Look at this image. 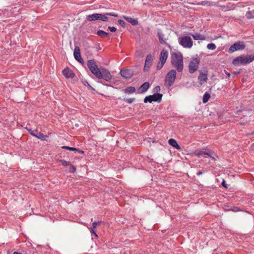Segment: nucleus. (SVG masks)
<instances>
[{
	"label": "nucleus",
	"mask_w": 254,
	"mask_h": 254,
	"mask_svg": "<svg viewBox=\"0 0 254 254\" xmlns=\"http://www.w3.org/2000/svg\"><path fill=\"white\" fill-rule=\"evenodd\" d=\"M209 1H203V2H202V3H203L207 4V3H209Z\"/></svg>",
	"instance_id": "nucleus-47"
},
{
	"label": "nucleus",
	"mask_w": 254,
	"mask_h": 254,
	"mask_svg": "<svg viewBox=\"0 0 254 254\" xmlns=\"http://www.w3.org/2000/svg\"><path fill=\"white\" fill-rule=\"evenodd\" d=\"M94 229L95 228H93V227H92V228L91 229L90 232L92 234H93L95 237H97L98 236H97V234L96 233L95 231H94Z\"/></svg>",
	"instance_id": "nucleus-41"
},
{
	"label": "nucleus",
	"mask_w": 254,
	"mask_h": 254,
	"mask_svg": "<svg viewBox=\"0 0 254 254\" xmlns=\"http://www.w3.org/2000/svg\"><path fill=\"white\" fill-rule=\"evenodd\" d=\"M168 142L170 145H171L173 147H175L177 149H178V150L181 149L180 146L178 144L177 142L176 141V140L175 139H174L173 138H170Z\"/></svg>",
	"instance_id": "nucleus-19"
},
{
	"label": "nucleus",
	"mask_w": 254,
	"mask_h": 254,
	"mask_svg": "<svg viewBox=\"0 0 254 254\" xmlns=\"http://www.w3.org/2000/svg\"><path fill=\"white\" fill-rule=\"evenodd\" d=\"M177 72L175 69L171 70L165 77V82L166 85L170 87L174 83L176 78Z\"/></svg>",
	"instance_id": "nucleus-3"
},
{
	"label": "nucleus",
	"mask_w": 254,
	"mask_h": 254,
	"mask_svg": "<svg viewBox=\"0 0 254 254\" xmlns=\"http://www.w3.org/2000/svg\"><path fill=\"white\" fill-rule=\"evenodd\" d=\"M207 48L209 50H214L216 49V46L214 43H209L207 44Z\"/></svg>",
	"instance_id": "nucleus-29"
},
{
	"label": "nucleus",
	"mask_w": 254,
	"mask_h": 254,
	"mask_svg": "<svg viewBox=\"0 0 254 254\" xmlns=\"http://www.w3.org/2000/svg\"><path fill=\"white\" fill-rule=\"evenodd\" d=\"M86 19L89 21L98 20V13H93L92 14L88 15L86 16Z\"/></svg>",
	"instance_id": "nucleus-22"
},
{
	"label": "nucleus",
	"mask_w": 254,
	"mask_h": 254,
	"mask_svg": "<svg viewBox=\"0 0 254 254\" xmlns=\"http://www.w3.org/2000/svg\"><path fill=\"white\" fill-rule=\"evenodd\" d=\"M200 60L197 58H192L189 64V71L190 73H193L196 71L198 67Z\"/></svg>",
	"instance_id": "nucleus-9"
},
{
	"label": "nucleus",
	"mask_w": 254,
	"mask_h": 254,
	"mask_svg": "<svg viewBox=\"0 0 254 254\" xmlns=\"http://www.w3.org/2000/svg\"><path fill=\"white\" fill-rule=\"evenodd\" d=\"M98 19L102 21H107L108 20V17L107 16V15H106V13H98Z\"/></svg>",
	"instance_id": "nucleus-25"
},
{
	"label": "nucleus",
	"mask_w": 254,
	"mask_h": 254,
	"mask_svg": "<svg viewBox=\"0 0 254 254\" xmlns=\"http://www.w3.org/2000/svg\"><path fill=\"white\" fill-rule=\"evenodd\" d=\"M35 137L37 138L40 139L42 140H44L46 139V136L44 135L41 132H37Z\"/></svg>",
	"instance_id": "nucleus-28"
},
{
	"label": "nucleus",
	"mask_w": 254,
	"mask_h": 254,
	"mask_svg": "<svg viewBox=\"0 0 254 254\" xmlns=\"http://www.w3.org/2000/svg\"><path fill=\"white\" fill-rule=\"evenodd\" d=\"M199 75L198 76V80L199 83L201 85H202L204 83L206 82L208 79L207 78V71H205V72H202L201 71H199Z\"/></svg>",
	"instance_id": "nucleus-14"
},
{
	"label": "nucleus",
	"mask_w": 254,
	"mask_h": 254,
	"mask_svg": "<svg viewBox=\"0 0 254 254\" xmlns=\"http://www.w3.org/2000/svg\"><path fill=\"white\" fill-rule=\"evenodd\" d=\"M75 151H78L80 154H84V152L83 151L79 150V149H78V150H75Z\"/></svg>",
	"instance_id": "nucleus-44"
},
{
	"label": "nucleus",
	"mask_w": 254,
	"mask_h": 254,
	"mask_svg": "<svg viewBox=\"0 0 254 254\" xmlns=\"http://www.w3.org/2000/svg\"><path fill=\"white\" fill-rule=\"evenodd\" d=\"M246 45L243 41H239L232 45L228 49V53L232 54L235 51L243 50Z\"/></svg>",
	"instance_id": "nucleus-5"
},
{
	"label": "nucleus",
	"mask_w": 254,
	"mask_h": 254,
	"mask_svg": "<svg viewBox=\"0 0 254 254\" xmlns=\"http://www.w3.org/2000/svg\"><path fill=\"white\" fill-rule=\"evenodd\" d=\"M210 94L208 92H206L203 96V98H202L203 103H206V102H207L209 100V99H210Z\"/></svg>",
	"instance_id": "nucleus-26"
},
{
	"label": "nucleus",
	"mask_w": 254,
	"mask_h": 254,
	"mask_svg": "<svg viewBox=\"0 0 254 254\" xmlns=\"http://www.w3.org/2000/svg\"><path fill=\"white\" fill-rule=\"evenodd\" d=\"M73 55L75 59L77 61L78 60H81L80 51L78 47H75L74 50Z\"/></svg>",
	"instance_id": "nucleus-18"
},
{
	"label": "nucleus",
	"mask_w": 254,
	"mask_h": 254,
	"mask_svg": "<svg viewBox=\"0 0 254 254\" xmlns=\"http://www.w3.org/2000/svg\"><path fill=\"white\" fill-rule=\"evenodd\" d=\"M254 61V54L253 55L241 56L235 58L233 60V64L238 66L246 65Z\"/></svg>",
	"instance_id": "nucleus-2"
},
{
	"label": "nucleus",
	"mask_w": 254,
	"mask_h": 254,
	"mask_svg": "<svg viewBox=\"0 0 254 254\" xmlns=\"http://www.w3.org/2000/svg\"><path fill=\"white\" fill-rule=\"evenodd\" d=\"M97 34L99 36L102 38H104L110 35V33L106 32L102 30H98L97 32Z\"/></svg>",
	"instance_id": "nucleus-23"
},
{
	"label": "nucleus",
	"mask_w": 254,
	"mask_h": 254,
	"mask_svg": "<svg viewBox=\"0 0 254 254\" xmlns=\"http://www.w3.org/2000/svg\"><path fill=\"white\" fill-rule=\"evenodd\" d=\"M150 85L148 82H145L143 83L138 89L140 93H145L149 88Z\"/></svg>",
	"instance_id": "nucleus-16"
},
{
	"label": "nucleus",
	"mask_w": 254,
	"mask_h": 254,
	"mask_svg": "<svg viewBox=\"0 0 254 254\" xmlns=\"http://www.w3.org/2000/svg\"><path fill=\"white\" fill-rule=\"evenodd\" d=\"M60 162L62 163V164L64 166H70L71 163L69 161H67L64 160H60Z\"/></svg>",
	"instance_id": "nucleus-31"
},
{
	"label": "nucleus",
	"mask_w": 254,
	"mask_h": 254,
	"mask_svg": "<svg viewBox=\"0 0 254 254\" xmlns=\"http://www.w3.org/2000/svg\"><path fill=\"white\" fill-rule=\"evenodd\" d=\"M191 35L193 38L195 40H204L205 39V36L199 33H196Z\"/></svg>",
	"instance_id": "nucleus-21"
},
{
	"label": "nucleus",
	"mask_w": 254,
	"mask_h": 254,
	"mask_svg": "<svg viewBox=\"0 0 254 254\" xmlns=\"http://www.w3.org/2000/svg\"><path fill=\"white\" fill-rule=\"evenodd\" d=\"M135 88L133 86H129L124 90V92L127 94H132L135 92Z\"/></svg>",
	"instance_id": "nucleus-24"
},
{
	"label": "nucleus",
	"mask_w": 254,
	"mask_h": 254,
	"mask_svg": "<svg viewBox=\"0 0 254 254\" xmlns=\"http://www.w3.org/2000/svg\"><path fill=\"white\" fill-rule=\"evenodd\" d=\"M246 16L248 19L254 18V10L252 11H248L246 14Z\"/></svg>",
	"instance_id": "nucleus-27"
},
{
	"label": "nucleus",
	"mask_w": 254,
	"mask_h": 254,
	"mask_svg": "<svg viewBox=\"0 0 254 254\" xmlns=\"http://www.w3.org/2000/svg\"><path fill=\"white\" fill-rule=\"evenodd\" d=\"M69 171L71 173H74L76 171V168L73 165L70 164Z\"/></svg>",
	"instance_id": "nucleus-36"
},
{
	"label": "nucleus",
	"mask_w": 254,
	"mask_h": 254,
	"mask_svg": "<svg viewBox=\"0 0 254 254\" xmlns=\"http://www.w3.org/2000/svg\"><path fill=\"white\" fill-rule=\"evenodd\" d=\"M225 72L226 74L227 75V76L228 77H229L230 76V73L227 72L226 70H225Z\"/></svg>",
	"instance_id": "nucleus-45"
},
{
	"label": "nucleus",
	"mask_w": 254,
	"mask_h": 254,
	"mask_svg": "<svg viewBox=\"0 0 254 254\" xmlns=\"http://www.w3.org/2000/svg\"><path fill=\"white\" fill-rule=\"evenodd\" d=\"M196 155L198 157H200L204 155H206L214 160H216V158H217V155L211 150H208L206 151L199 150L196 152Z\"/></svg>",
	"instance_id": "nucleus-11"
},
{
	"label": "nucleus",
	"mask_w": 254,
	"mask_h": 254,
	"mask_svg": "<svg viewBox=\"0 0 254 254\" xmlns=\"http://www.w3.org/2000/svg\"><path fill=\"white\" fill-rule=\"evenodd\" d=\"M120 74L125 79H129L133 75L134 72L131 69H126L121 70Z\"/></svg>",
	"instance_id": "nucleus-12"
},
{
	"label": "nucleus",
	"mask_w": 254,
	"mask_h": 254,
	"mask_svg": "<svg viewBox=\"0 0 254 254\" xmlns=\"http://www.w3.org/2000/svg\"><path fill=\"white\" fill-rule=\"evenodd\" d=\"M78 62H79L80 63H81V64H83L84 62L83 60V59L81 58V60H77Z\"/></svg>",
	"instance_id": "nucleus-43"
},
{
	"label": "nucleus",
	"mask_w": 254,
	"mask_h": 254,
	"mask_svg": "<svg viewBox=\"0 0 254 254\" xmlns=\"http://www.w3.org/2000/svg\"><path fill=\"white\" fill-rule=\"evenodd\" d=\"M118 23L119 24H120L123 27H125V22H124V21H123V20H121V19H119L118 20Z\"/></svg>",
	"instance_id": "nucleus-37"
},
{
	"label": "nucleus",
	"mask_w": 254,
	"mask_h": 254,
	"mask_svg": "<svg viewBox=\"0 0 254 254\" xmlns=\"http://www.w3.org/2000/svg\"><path fill=\"white\" fill-rule=\"evenodd\" d=\"M126 103L130 104L134 101V98H125L124 100Z\"/></svg>",
	"instance_id": "nucleus-32"
},
{
	"label": "nucleus",
	"mask_w": 254,
	"mask_h": 254,
	"mask_svg": "<svg viewBox=\"0 0 254 254\" xmlns=\"http://www.w3.org/2000/svg\"><path fill=\"white\" fill-rule=\"evenodd\" d=\"M153 61V57L151 55H148L145 59V65L144 66V71H148L151 65H152Z\"/></svg>",
	"instance_id": "nucleus-13"
},
{
	"label": "nucleus",
	"mask_w": 254,
	"mask_h": 254,
	"mask_svg": "<svg viewBox=\"0 0 254 254\" xmlns=\"http://www.w3.org/2000/svg\"><path fill=\"white\" fill-rule=\"evenodd\" d=\"M108 28L109 29L110 31L112 32H115L117 30V28L115 27L109 26Z\"/></svg>",
	"instance_id": "nucleus-38"
},
{
	"label": "nucleus",
	"mask_w": 254,
	"mask_h": 254,
	"mask_svg": "<svg viewBox=\"0 0 254 254\" xmlns=\"http://www.w3.org/2000/svg\"><path fill=\"white\" fill-rule=\"evenodd\" d=\"M168 57V52L166 50H163L160 54L159 62L156 66L157 70H160L166 62Z\"/></svg>",
	"instance_id": "nucleus-7"
},
{
	"label": "nucleus",
	"mask_w": 254,
	"mask_h": 254,
	"mask_svg": "<svg viewBox=\"0 0 254 254\" xmlns=\"http://www.w3.org/2000/svg\"><path fill=\"white\" fill-rule=\"evenodd\" d=\"M62 149H66V150H70V151H74L75 150H78V148H74V147H69V146H63L62 147Z\"/></svg>",
	"instance_id": "nucleus-30"
},
{
	"label": "nucleus",
	"mask_w": 254,
	"mask_h": 254,
	"mask_svg": "<svg viewBox=\"0 0 254 254\" xmlns=\"http://www.w3.org/2000/svg\"><path fill=\"white\" fill-rule=\"evenodd\" d=\"M101 221H98L97 222H94L92 223V227H93V228H96V227L97 226V225L100 224L101 223Z\"/></svg>",
	"instance_id": "nucleus-34"
},
{
	"label": "nucleus",
	"mask_w": 254,
	"mask_h": 254,
	"mask_svg": "<svg viewBox=\"0 0 254 254\" xmlns=\"http://www.w3.org/2000/svg\"><path fill=\"white\" fill-rule=\"evenodd\" d=\"M161 90L160 87L159 86H157L154 88V91L158 92L160 91Z\"/></svg>",
	"instance_id": "nucleus-39"
},
{
	"label": "nucleus",
	"mask_w": 254,
	"mask_h": 254,
	"mask_svg": "<svg viewBox=\"0 0 254 254\" xmlns=\"http://www.w3.org/2000/svg\"><path fill=\"white\" fill-rule=\"evenodd\" d=\"M96 77L98 79H103L106 81H109L112 79V75L109 70L103 68L101 70H100V75L96 76Z\"/></svg>",
	"instance_id": "nucleus-10"
},
{
	"label": "nucleus",
	"mask_w": 254,
	"mask_h": 254,
	"mask_svg": "<svg viewBox=\"0 0 254 254\" xmlns=\"http://www.w3.org/2000/svg\"><path fill=\"white\" fill-rule=\"evenodd\" d=\"M222 186L225 188H227V185L225 184V181L223 180V181L222 182Z\"/></svg>",
	"instance_id": "nucleus-42"
},
{
	"label": "nucleus",
	"mask_w": 254,
	"mask_h": 254,
	"mask_svg": "<svg viewBox=\"0 0 254 254\" xmlns=\"http://www.w3.org/2000/svg\"><path fill=\"white\" fill-rule=\"evenodd\" d=\"M124 18L132 25H136L138 24V20L136 19L127 16H124Z\"/></svg>",
	"instance_id": "nucleus-20"
},
{
	"label": "nucleus",
	"mask_w": 254,
	"mask_h": 254,
	"mask_svg": "<svg viewBox=\"0 0 254 254\" xmlns=\"http://www.w3.org/2000/svg\"><path fill=\"white\" fill-rule=\"evenodd\" d=\"M171 63L172 66L175 68L178 72H181L184 68L182 54L180 52L172 53Z\"/></svg>",
	"instance_id": "nucleus-1"
},
{
	"label": "nucleus",
	"mask_w": 254,
	"mask_h": 254,
	"mask_svg": "<svg viewBox=\"0 0 254 254\" xmlns=\"http://www.w3.org/2000/svg\"><path fill=\"white\" fill-rule=\"evenodd\" d=\"M63 75L66 78H72L75 76V74L68 67L65 68L62 71Z\"/></svg>",
	"instance_id": "nucleus-15"
},
{
	"label": "nucleus",
	"mask_w": 254,
	"mask_h": 254,
	"mask_svg": "<svg viewBox=\"0 0 254 254\" xmlns=\"http://www.w3.org/2000/svg\"><path fill=\"white\" fill-rule=\"evenodd\" d=\"M163 95L161 93H155L152 95L146 96L144 99V103H152V102H157L160 103L162 100Z\"/></svg>",
	"instance_id": "nucleus-8"
},
{
	"label": "nucleus",
	"mask_w": 254,
	"mask_h": 254,
	"mask_svg": "<svg viewBox=\"0 0 254 254\" xmlns=\"http://www.w3.org/2000/svg\"><path fill=\"white\" fill-rule=\"evenodd\" d=\"M29 132L33 136L35 137V135L37 132V130H32L31 129H28Z\"/></svg>",
	"instance_id": "nucleus-35"
},
{
	"label": "nucleus",
	"mask_w": 254,
	"mask_h": 254,
	"mask_svg": "<svg viewBox=\"0 0 254 254\" xmlns=\"http://www.w3.org/2000/svg\"><path fill=\"white\" fill-rule=\"evenodd\" d=\"M106 15H107V16L109 15V16H114V17H118V14L117 13H115L114 12H107V13H106Z\"/></svg>",
	"instance_id": "nucleus-33"
},
{
	"label": "nucleus",
	"mask_w": 254,
	"mask_h": 254,
	"mask_svg": "<svg viewBox=\"0 0 254 254\" xmlns=\"http://www.w3.org/2000/svg\"><path fill=\"white\" fill-rule=\"evenodd\" d=\"M87 65L90 71L96 77L100 75V70L98 67L94 60H89L87 62Z\"/></svg>",
	"instance_id": "nucleus-4"
},
{
	"label": "nucleus",
	"mask_w": 254,
	"mask_h": 254,
	"mask_svg": "<svg viewBox=\"0 0 254 254\" xmlns=\"http://www.w3.org/2000/svg\"><path fill=\"white\" fill-rule=\"evenodd\" d=\"M231 210L233 211L237 212L240 211V208L238 207H234Z\"/></svg>",
	"instance_id": "nucleus-40"
},
{
	"label": "nucleus",
	"mask_w": 254,
	"mask_h": 254,
	"mask_svg": "<svg viewBox=\"0 0 254 254\" xmlns=\"http://www.w3.org/2000/svg\"><path fill=\"white\" fill-rule=\"evenodd\" d=\"M250 134L251 135H254V131L252 132Z\"/></svg>",
	"instance_id": "nucleus-48"
},
{
	"label": "nucleus",
	"mask_w": 254,
	"mask_h": 254,
	"mask_svg": "<svg viewBox=\"0 0 254 254\" xmlns=\"http://www.w3.org/2000/svg\"><path fill=\"white\" fill-rule=\"evenodd\" d=\"M157 34L159 38V42L161 44L167 45L166 39L164 38V35L160 29L158 30Z\"/></svg>",
	"instance_id": "nucleus-17"
},
{
	"label": "nucleus",
	"mask_w": 254,
	"mask_h": 254,
	"mask_svg": "<svg viewBox=\"0 0 254 254\" xmlns=\"http://www.w3.org/2000/svg\"><path fill=\"white\" fill-rule=\"evenodd\" d=\"M179 43L185 48H190L192 46V41L190 37L183 36L178 39Z\"/></svg>",
	"instance_id": "nucleus-6"
},
{
	"label": "nucleus",
	"mask_w": 254,
	"mask_h": 254,
	"mask_svg": "<svg viewBox=\"0 0 254 254\" xmlns=\"http://www.w3.org/2000/svg\"><path fill=\"white\" fill-rule=\"evenodd\" d=\"M203 174V173L202 172H198L197 173V176H199V175H202Z\"/></svg>",
	"instance_id": "nucleus-46"
}]
</instances>
